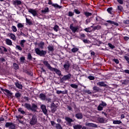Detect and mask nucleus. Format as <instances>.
Returning a JSON list of instances; mask_svg holds the SVG:
<instances>
[{
    "label": "nucleus",
    "instance_id": "obj_29",
    "mask_svg": "<svg viewBox=\"0 0 129 129\" xmlns=\"http://www.w3.org/2000/svg\"><path fill=\"white\" fill-rule=\"evenodd\" d=\"M83 93L84 94H91L92 93L90 90H84Z\"/></svg>",
    "mask_w": 129,
    "mask_h": 129
},
{
    "label": "nucleus",
    "instance_id": "obj_37",
    "mask_svg": "<svg viewBox=\"0 0 129 129\" xmlns=\"http://www.w3.org/2000/svg\"><path fill=\"white\" fill-rule=\"evenodd\" d=\"M47 48L48 51H49L50 52H53V51H54V47H53V46L48 45Z\"/></svg>",
    "mask_w": 129,
    "mask_h": 129
},
{
    "label": "nucleus",
    "instance_id": "obj_48",
    "mask_svg": "<svg viewBox=\"0 0 129 129\" xmlns=\"http://www.w3.org/2000/svg\"><path fill=\"white\" fill-rule=\"evenodd\" d=\"M12 30L14 32H17V31H18V29H17V27L15 26H12Z\"/></svg>",
    "mask_w": 129,
    "mask_h": 129
},
{
    "label": "nucleus",
    "instance_id": "obj_51",
    "mask_svg": "<svg viewBox=\"0 0 129 129\" xmlns=\"http://www.w3.org/2000/svg\"><path fill=\"white\" fill-rule=\"evenodd\" d=\"M124 58L127 61V64H129V57L126 55H124Z\"/></svg>",
    "mask_w": 129,
    "mask_h": 129
},
{
    "label": "nucleus",
    "instance_id": "obj_24",
    "mask_svg": "<svg viewBox=\"0 0 129 129\" xmlns=\"http://www.w3.org/2000/svg\"><path fill=\"white\" fill-rule=\"evenodd\" d=\"M97 121L99 123H104V118L103 117H98L97 118Z\"/></svg>",
    "mask_w": 129,
    "mask_h": 129
},
{
    "label": "nucleus",
    "instance_id": "obj_35",
    "mask_svg": "<svg viewBox=\"0 0 129 129\" xmlns=\"http://www.w3.org/2000/svg\"><path fill=\"white\" fill-rule=\"evenodd\" d=\"M79 50V48L77 47H74L71 49V51L73 53H76Z\"/></svg>",
    "mask_w": 129,
    "mask_h": 129
},
{
    "label": "nucleus",
    "instance_id": "obj_10",
    "mask_svg": "<svg viewBox=\"0 0 129 129\" xmlns=\"http://www.w3.org/2000/svg\"><path fill=\"white\" fill-rule=\"evenodd\" d=\"M27 60H29V61H33V62H35V61H36V58L33 57V56H32V54H31V53H28L27 54Z\"/></svg>",
    "mask_w": 129,
    "mask_h": 129
},
{
    "label": "nucleus",
    "instance_id": "obj_53",
    "mask_svg": "<svg viewBox=\"0 0 129 129\" xmlns=\"http://www.w3.org/2000/svg\"><path fill=\"white\" fill-rule=\"evenodd\" d=\"M74 12L76 15H80V11L78 9H74Z\"/></svg>",
    "mask_w": 129,
    "mask_h": 129
},
{
    "label": "nucleus",
    "instance_id": "obj_42",
    "mask_svg": "<svg viewBox=\"0 0 129 129\" xmlns=\"http://www.w3.org/2000/svg\"><path fill=\"white\" fill-rule=\"evenodd\" d=\"M55 127L56 129H63L60 123H56Z\"/></svg>",
    "mask_w": 129,
    "mask_h": 129
},
{
    "label": "nucleus",
    "instance_id": "obj_54",
    "mask_svg": "<svg viewBox=\"0 0 129 129\" xmlns=\"http://www.w3.org/2000/svg\"><path fill=\"white\" fill-rule=\"evenodd\" d=\"M9 129H16V125L13 123V124L10 126Z\"/></svg>",
    "mask_w": 129,
    "mask_h": 129
},
{
    "label": "nucleus",
    "instance_id": "obj_38",
    "mask_svg": "<svg viewBox=\"0 0 129 129\" xmlns=\"http://www.w3.org/2000/svg\"><path fill=\"white\" fill-rule=\"evenodd\" d=\"M70 86L72 88H75V89H77V88H78V85H77L75 84H72L70 85Z\"/></svg>",
    "mask_w": 129,
    "mask_h": 129
},
{
    "label": "nucleus",
    "instance_id": "obj_18",
    "mask_svg": "<svg viewBox=\"0 0 129 129\" xmlns=\"http://www.w3.org/2000/svg\"><path fill=\"white\" fill-rule=\"evenodd\" d=\"M15 85L18 89H23V85L20 84V82L17 81L15 83Z\"/></svg>",
    "mask_w": 129,
    "mask_h": 129
},
{
    "label": "nucleus",
    "instance_id": "obj_3",
    "mask_svg": "<svg viewBox=\"0 0 129 129\" xmlns=\"http://www.w3.org/2000/svg\"><path fill=\"white\" fill-rule=\"evenodd\" d=\"M37 122H38V117H37V115H32V117L30 119V124L31 125H35L37 124Z\"/></svg>",
    "mask_w": 129,
    "mask_h": 129
},
{
    "label": "nucleus",
    "instance_id": "obj_58",
    "mask_svg": "<svg viewBox=\"0 0 129 129\" xmlns=\"http://www.w3.org/2000/svg\"><path fill=\"white\" fill-rule=\"evenodd\" d=\"M62 94H68V90H65L64 91H62L61 92Z\"/></svg>",
    "mask_w": 129,
    "mask_h": 129
},
{
    "label": "nucleus",
    "instance_id": "obj_34",
    "mask_svg": "<svg viewBox=\"0 0 129 129\" xmlns=\"http://www.w3.org/2000/svg\"><path fill=\"white\" fill-rule=\"evenodd\" d=\"M13 122H7L5 124V127H10L11 125H12Z\"/></svg>",
    "mask_w": 129,
    "mask_h": 129
},
{
    "label": "nucleus",
    "instance_id": "obj_28",
    "mask_svg": "<svg viewBox=\"0 0 129 129\" xmlns=\"http://www.w3.org/2000/svg\"><path fill=\"white\" fill-rule=\"evenodd\" d=\"M84 15L87 17L88 18V17H90L91 16H92V13L88 12H85L84 13Z\"/></svg>",
    "mask_w": 129,
    "mask_h": 129
},
{
    "label": "nucleus",
    "instance_id": "obj_8",
    "mask_svg": "<svg viewBox=\"0 0 129 129\" xmlns=\"http://www.w3.org/2000/svg\"><path fill=\"white\" fill-rule=\"evenodd\" d=\"M70 66H71V65L70 64V62L69 61H67L66 62L65 64H63V68L66 72H68V71H69Z\"/></svg>",
    "mask_w": 129,
    "mask_h": 129
},
{
    "label": "nucleus",
    "instance_id": "obj_32",
    "mask_svg": "<svg viewBox=\"0 0 129 129\" xmlns=\"http://www.w3.org/2000/svg\"><path fill=\"white\" fill-rule=\"evenodd\" d=\"M117 10H118L119 12L121 13V12H123V7H122V6H121V5H118L117 6Z\"/></svg>",
    "mask_w": 129,
    "mask_h": 129
},
{
    "label": "nucleus",
    "instance_id": "obj_26",
    "mask_svg": "<svg viewBox=\"0 0 129 129\" xmlns=\"http://www.w3.org/2000/svg\"><path fill=\"white\" fill-rule=\"evenodd\" d=\"M74 129H82V125L80 124H76L73 126Z\"/></svg>",
    "mask_w": 129,
    "mask_h": 129
},
{
    "label": "nucleus",
    "instance_id": "obj_55",
    "mask_svg": "<svg viewBox=\"0 0 129 129\" xmlns=\"http://www.w3.org/2000/svg\"><path fill=\"white\" fill-rule=\"evenodd\" d=\"M73 16H74V13L70 11L69 12V17H73Z\"/></svg>",
    "mask_w": 129,
    "mask_h": 129
},
{
    "label": "nucleus",
    "instance_id": "obj_59",
    "mask_svg": "<svg viewBox=\"0 0 129 129\" xmlns=\"http://www.w3.org/2000/svg\"><path fill=\"white\" fill-rule=\"evenodd\" d=\"M16 49H17V50H19V51H22V47L20 45H17Z\"/></svg>",
    "mask_w": 129,
    "mask_h": 129
},
{
    "label": "nucleus",
    "instance_id": "obj_9",
    "mask_svg": "<svg viewBox=\"0 0 129 129\" xmlns=\"http://www.w3.org/2000/svg\"><path fill=\"white\" fill-rule=\"evenodd\" d=\"M51 111L52 113H54V112L57 110V106L55 105L54 102L51 103L50 105Z\"/></svg>",
    "mask_w": 129,
    "mask_h": 129
},
{
    "label": "nucleus",
    "instance_id": "obj_21",
    "mask_svg": "<svg viewBox=\"0 0 129 129\" xmlns=\"http://www.w3.org/2000/svg\"><path fill=\"white\" fill-rule=\"evenodd\" d=\"M6 43L8 46H13V42H12V40L9 38L6 39Z\"/></svg>",
    "mask_w": 129,
    "mask_h": 129
},
{
    "label": "nucleus",
    "instance_id": "obj_11",
    "mask_svg": "<svg viewBox=\"0 0 129 129\" xmlns=\"http://www.w3.org/2000/svg\"><path fill=\"white\" fill-rule=\"evenodd\" d=\"M0 88L2 91H5L6 93H7V95H8V96L12 97V96H13V93L11 92L10 90L8 89H4V88L2 87H0Z\"/></svg>",
    "mask_w": 129,
    "mask_h": 129
},
{
    "label": "nucleus",
    "instance_id": "obj_60",
    "mask_svg": "<svg viewBox=\"0 0 129 129\" xmlns=\"http://www.w3.org/2000/svg\"><path fill=\"white\" fill-rule=\"evenodd\" d=\"M89 23H90V19L88 18L86 20V25H88Z\"/></svg>",
    "mask_w": 129,
    "mask_h": 129
},
{
    "label": "nucleus",
    "instance_id": "obj_41",
    "mask_svg": "<svg viewBox=\"0 0 129 129\" xmlns=\"http://www.w3.org/2000/svg\"><path fill=\"white\" fill-rule=\"evenodd\" d=\"M83 42L85 43V44H91V41L88 40V39H83Z\"/></svg>",
    "mask_w": 129,
    "mask_h": 129
},
{
    "label": "nucleus",
    "instance_id": "obj_14",
    "mask_svg": "<svg viewBox=\"0 0 129 129\" xmlns=\"http://www.w3.org/2000/svg\"><path fill=\"white\" fill-rule=\"evenodd\" d=\"M64 119L67 122L68 124L70 125L71 124L72 122H74V120L69 117H65Z\"/></svg>",
    "mask_w": 129,
    "mask_h": 129
},
{
    "label": "nucleus",
    "instance_id": "obj_64",
    "mask_svg": "<svg viewBox=\"0 0 129 129\" xmlns=\"http://www.w3.org/2000/svg\"><path fill=\"white\" fill-rule=\"evenodd\" d=\"M67 108H68L70 111H72V107L71 106L67 105Z\"/></svg>",
    "mask_w": 129,
    "mask_h": 129
},
{
    "label": "nucleus",
    "instance_id": "obj_47",
    "mask_svg": "<svg viewBox=\"0 0 129 129\" xmlns=\"http://www.w3.org/2000/svg\"><path fill=\"white\" fill-rule=\"evenodd\" d=\"M15 97L16 98H19L20 97H21V93H20L19 92H17L15 94Z\"/></svg>",
    "mask_w": 129,
    "mask_h": 129
},
{
    "label": "nucleus",
    "instance_id": "obj_45",
    "mask_svg": "<svg viewBox=\"0 0 129 129\" xmlns=\"http://www.w3.org/2000/svg\"><path fill=\"white\" fill-rule=\"evenodd\" d=\"M52 7H54V8H57L58 9H61V6H59L58 4H52Z\"/></svg>",
    "mask_w": 129,
    "mask_h": 129
},
{
    "label": "nucleus",
    "instance_id": "obj_6",
    "mask_svg": "<svg viewBox=\"0 0 129 129\" xmlns=\"http://www.w3.org/2000/svg\"><path fill=\"white\" fill-rule=\"evenodd\" d=\"M28 13L31 14V15H32L33 17H39V14H38V13L37 12V11H36V10L33 9H29L28 10Z\"/></svg>",
    "mask_w": 129,
    "mask_h": 129
},
{
    "label": "nucleus",
    "instance_id": "obj_46",
    "mask_svg": "<svg viewBox=\"0 0 129 129\" xmlns=\"http://www.w3.org/2000/svg\"><path fill=\"white\" fill-rule=\"evenodd\" d=\"M20 60L21 63H25V60H26V59L25 58V56L21 57L20 58Z\"/></svg>",
    "mask_w": 129,
    "mask_h": 129
},
{
    "label": "nucleus",
    "instance_id": "obj_49",
    "mask_svg": "<svg viewBox=\"0 0 129 129\" xmlns=\"http://www.w3.org/2000/svg\"><path fill=\"white\" fill-rule=\"evenodd\" d=\"M85 37H86V36L85 35V34H84V33H82L80 35V39H81V40H84V38H85Z\"/></svg>",
    "mask_w": 129,
    "mask_h": 129
},
{
    "label": "nucleus",
    "instance_id": "obj_44",
    "mask_svg": "<svg viewBox=\"0 0 129 129\" xmlns=\"http://www.w3.org/2000/svg\"><path fill=\"white\" fill-rule=\"evenodd\" d=\"M53 30L55 32H58V30H59V26L55 25L53 27Z\"/></svg>",
    "mask_w": 129,
    "mask_h": 129
},
{
    "label": "nucleus",
    "instance_id": "obj_23",
    "mask_svg": "<svg viewBox=\"0 0 129 129\" xmlns=\"http://www.w3.org/2000/svg\"><path fill=\"white\" fill-rule=\"evenodd\" d=\"M13 5L15 6H20L22 5V1L20 0H15L13 2Z\"/></svg>",
    "mask_w": 129,
    "mask_h": 129
},
{
    "label": "nucleus",
    "instance_id": "obj_19",
    "mask_svg": "<svg viewBox=\"0 0 129 129\" xmlns=\"http://www.w3.org/2000/svg\"><path fill=\"white\" fill-rule=\"evenodd\" d=\"M86 126H90L91 127H98L97 124L93 123H86Z\"/></svg>",
    "mask_w": 129,
    "mask_h": 129
},
{
    "label": "nucleus",
    "instance_id": "obj_2",
    "mask_svg": "<svg viewBox=\"0 0 129 129\" xmlns=\"http://www.w3.org/2000/svg\"><path fill=\"white\" fill-rule=\"evenodd\" d=\"M24 106L25 108H27L28 110H31V111H33V112H37V110L38 109V106L35 103H32V105H31V104L26 103L24 105Z\"/></svg>",
    "mask_w": 129,
    "mask_h": 129
},
{
    "label": "nucleus",
    "instance_id": "obj_5",
    "mask_svg": "<svg viewBox=\"0 0 129 129\" xmlns=\"http://www.w3.org/2000/svg\"><path fill=\"white\" fill-rule=\"evenodd\" d=\"M70 79H71V74H68V75L63 76L62 78H60V83H63L64 81H67V80H70Z\"/></svg>",
    "mask_w": 129,
    "mask_h": 129
},
{
    "label": "nucleus",
    "instance_id": "obj_43",
    "mask_svg": "<svg viewBox=\"0 0 129 129\" xmlns=\"http://www.w3.org/2000/svg\"><path fill=\"white\" fill-rule=\"evenodd\" d=\"M113 9L112 7H109L107 9V11L110 15H112V13H111V11H112Z\"/></svg>",
    "mask_w": 129,
    "mask_h": 129
},
{
    "label": "nucleus",
    "instance_id": "obj_33",
    "mask_svg": "<svg viewBox=\"0 0 129 129\" xmlns=\"http://www.w3.org/2000/svg\"><path fill=\"white\" fill-rule=\"evenodd\" d=\"M26 23L28 24L29 26H31L33 25V23L31 21V20L27 19V18H26Z\"/></svg>",
    "mask_w": 129,
    "mask_h": 129
},
{
    "label": "nucleus",
    "instance_id": "obj_31",
    "mask_svg": "<svg viewBox=\"0 0 129 129\" xmlns=\"http://www.w3.org/2000/svg\"><path fill=\"white\" fill-rule=\"evenodd\" d=\"M18 111L19 112H20L21 114H23V115L26 114V112L24 111V110H23V108H19L18 109Z\"/></svg>",
    "mask_w": 129,
    "mask_h": 129
},
{
    "label": "nucleus",
    "instance_id": "obj_1",
    "mask_svg": "<svg viewBox=\"0 0 129 129\" xmlns=\"http://www.w3.org/2000/svg\"><path fill=\"white\" fill-rule=\"evenodd\" d=\"M38 46L39 47V48H36L35 49L36 54L40 57H45V55L47 54V51L46 50H40V49H44L45 43H44L43 41H41L38 43Z\"/></svg>",
    "mask_w": 129,
    "mask_h": 129
},
{
    "label": "nucleus",
    "instance_id": "obj_56",
    "mask_svg": "<svg viewBox=\"0 0 129 129\" xmlns=\"http://www.w3.org/2000/svg\"><path fill=\"white\" fill-rule=\"evenodd\" d=\"M96 21L97 22H100L101 21V18L99 17V16H97L96 17Z\"/></svg>",
    "mask_w": 129,
    "mask_h": 129
},
{
    "label": "nucleus",
    "instance_id": "obj_12",
    "mask_svg": "<svg viewBox=\"0 0 129 129\" xmlns=\"http://www.w3.org/2000/svg\"><path fill=\"white\" fill-rule=\"evenodd\" d=\"M40 108L43 112L44 114H47V112H48V111L47 110V109L46 108V105L42 104L40 106Z\"/></svg>",
    "mask_w": 129,
    "mask_h": 129
},
{
    "label": "nucleus",
    "instance_id": "obj_50",
    "mask_svg": "<svg viewBox=\"0 0 129 129\" xmlns=\"http://www.w3.org/2000/svg\"><path fill=\"white\" fill-rule=\"evenodd\" d=\"M88 79H89V80H94V79H95V77L93 76H89L88 77Z\"/></svg>",
    "mask_w": 129,
    "mask_h": 129
},
{
    "label": "nucleus",
    "instance_id": "obj_40",
    "mask_svg": "<svg viewBox=\"0 0 129 129\" xmlns=\"http://www.w3.org/2000/svg\"><path fill=\"white\" fill-rule=\"evenodd\" d=\"M13 67L15 70H18V69H19V64H17V63H14Z\"/></svg>",
    "mask_w": 129,
    "mask_h": 129
},
{
    "label": "nucleus",
    "instance_id": "obj_63",
    "mask_svg": "<svg viewBox=\"0 0 129 129\" xmlns=\"http://www.w3.org/2000/svg\"><path fill=\"white\" fill-rule=\"evenodd\" d=\"M117 1L120 5H123V1L122 0H117Z\"/></svg>",
    "mask_w": 129,
    "mask_h": 129
},
{
    "label": "nucleus",
    "instance_id": "obj_30",
    "mask_svg": "<svg viewBox=\"0 0 129 129\" xmlns=\"http://www.w3.org/2000/svg\"><path fill=\"white\" fill-rule=\"evenodd\" d=\"M25 43H26V40L23 39L21 40L20 42V45L22 48H24L25 47Z\"/></svg>",
    "mask_w": 129,
    "mask_h": 129
},
{
    "label": "nucleus",
    "instance_id": "obj_62",
    "mask_svg": "<svg viewBox=\"0 0 129 129\" xmlns=\"http://www.w3.org/2000/svg\"><path fill=\"white\" fill-rule=\"evenodd\" d=\"M114 62H115V63H116V64H118V63H119V61L118 60V59H116V58H114L113 59Z\"/></svg>",
    "mask_w": 129,
    "mask_h": 129
},
{
    "label": "nucleus",
    "instance_id": "obj_4",
    "mask_svg": "<svg viewBox=\"0 0 129 129\" xmlns=\"http://www.w3.org/2000/svg\"><path fill=\"white\" fill-rule=\"evenodd\" d=\"M107 104H106V102L101 101L99 105L97 107V110L99 111H101V110H103V107H105V106H107Z\"/></svg>",
    "mask_w": 129,
    "mask_h": 129
},
{
    "label": "nucleus",
    "instance_id": "obj_15",
    "mask_svg": "<svg viewBox=\"0 0 129 129\" xmlns=\"http://www.w3.org/2000/svg\"><path fill=\"white\" fill-rule=\"evenodd\" d=\"M51 71H54L56 73V74H57L59 76H61V71L58 70L57 69H56L55 68H52Z\"/></svg>",
    "mask_w": 129,
    "mask_h": 129
},
{
    "label": "nucleus",
    "instance_id": "obj_52",
    "mask_svg": "<svg viewBox=\"0 0 129 129\" xmlns=\"http://www.w3.org/2000/svg\"><path fill=\"white\" fill-rule=\"evenodd\" d=\"M108 45L109 46V48H110L111 49H114V48H115V46L112 45V44L111 43H108Z\"/></svg>",
    "mask_w": 129,
    "mask_h": 129
},
{
    "label": "nucleus",
    "instance_id": "obj_13",
    "mask_svg": "<svg viewBox=\"0 0 129 129\" xmlns=\"http://www.w3.org/2000/svg\"><path fill=\"white\" fill-rule=\"evenodd\" d=\"M43 63L44 65H45L46 66V67H47L48 68V69L50 70V71L52 70V69L53 68L52 67H51V66L50 65L49 63L47 61L44 60L43 61Z\"/></svg>",
    "mask_w": 129,
    "mask_h": 129
},
{
    "label": "nucleus",
    "instance_id": "obj_39",
    "mask_svg": "<svg viewBox=\"0 0 129 129\" xmlns=\"http://www.w3.org/2000/svg\"><path fill=\"white\" fill-rule=\"evenodd\" d=\"M17 27L18 29H23L24 28V25L21 23H19L17 24Z\"/></svg>",
    "mask_w": 129,
    "mask_h": 129
},
{
    "label": "nucleus",
    "instance_id": "obj_22",
    "mask_svg": "<svg viewBox=\"0 0 129 129\" xmlns=\"http://www.w3.org/2000/svg\"><path fill=\"white\" fill-rule=\"evenodd\" d=\"M39 97L41 100H46V95L45 94L40 93Z\"/></svg>",
    "mask_w": 129,
    "mask_h": 129
},
{
    "label": "nucleus",
    "instance_id": "obj_17",
    "mask_svg": "<svg viewBox=\"0 0 129 129\" xmlns=\"http://www.w3.org/2000/svg\"><path fill=\"white\" fill-rule=\"evenodd\" d=\"M97 85L100 86V87H106L107 86V85L104 82H98L97 83Z\"/></svg>",
    "mask_w": 129,
    "mask_h": 129
},
{
    "label": "nucleus",
    "instance_id": "obj_57",
    "mask_svg": "<svg viewBox=\"0 0 129 129\" xmlns=\"http://www.w3.org/2000/svg\"><path fill=\"white\" fill-rule=\"evenodd\" d=\"M6 61V59L4 57H1L0 58V62L1 63H4V62Z\"/></svg>",
    "mask_w": 129,
    "mask_h": 129
},
{
    "label": "nucleus",
    "instance_id": "obj_36",
    "mask_svg": "<svg viewBox=\"0 0 129 129\" xmlns=\"http://www.w3.org/2000/svg\"><path fill=\"white\" fill-rule=\"evenodd\" d=\"M122 123L121 121L118 120H116L113 121V124H120V123Z\"/></svg>",
    "mask_w": 129,
    "mask_h": 129
},
{
    "label": "nucleus",
    "instance_id": "obj_16",
    "mask_svg": "<svg viewBox=\"0 0 129 129\" xmlns=\"http://www.w3.org/2000/svg\"><path fill=\"white\" fill-rule=\"evenodd\" d=\"M75 117L77 119H82L83 118V114L81 112H78L75 115Z\"/></svg>",
    "mask_w": 129,
    "mask_h": 129
},
{
    "label": "nucleus",
    "instance_id": "obj_27",
    "mask_svg": "<svg viewBox=\"0 0 129 129\" xmlns=\"http://www.w3.org/2000/svg\"><path fill=\"white\" fill-rule=\"evenodd\" d=\"M49 12H50V10L48 7L45 8L44 10H41L42 14H46V13H49Z\"/></svg>",
    "mask_w": 129,
    "mask_h": 129
},
{
    "label": "nucleus",
    "instance_id": "obj_61",
    "mask_svg": "<svg viewBox=\"0 0 129 129\" xmlns=\"http://www.w3.org/2000/svg\"><path fill=\"white\" fill-rule=\"evenodd\" d=\"M123 23H124L125 25H128V24H129V20H124V21H123Z\"/></svg>",
    "mask_w": 129,
    "mask_h": 129
},
{
    "label": "nucleus",
    "instance_id": "obj_7",
    "mask_svg": "<svg viewBox=\"0 0 129 129\" xmlns=\"http://www.w3.org/2000/svg\"><path fill=\"white\" fill-rule=\"evenodd\" d=\"M70 29L72 31L73 33H76V32H78L79 27L78 26L74 27L73 26V24H71L70 26Z\"/></svg>",
    "mask_w": 129,
    "mask_h": 129
},
{
    "label": "nucleus",
    "instance_id": "obj_25",
    "mask_svg": "<svg viewBox=\"0 0 129 129\" xmlns=\"http://www.w3.org/2000/svg\"><path fill=\"white\" fill-rule=\"evenodd\" d=\"M93 90L95 92H100L101 91V89L99 88V87L97 86H94L93 88Z\"/></svg>",
    "mask_w": 129,
    "mask_h": 129
},
{
    "label": "nucleus",
    "instance_id": "obj_20",
    "mask_svg": "<svg viewBox=\"0 0 129 129\" xmlns=\"http://www.w3.org/2000/svg\"><path fill=\"white\" fill-rule=\"evenodd\" d=\"M9 36L10 39L13 40V41H14V42L17 40V37H16V35L13 33H9Z\"/></svg>",
    "mask_w": 129,
    "mask_h": 129
}]
</instances>
